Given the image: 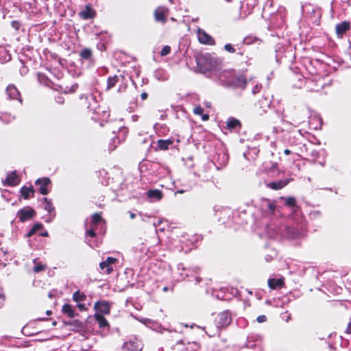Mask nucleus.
<instances>
[{
    "label": "nucleus",
    "mask_w": 351,
    "mask_h": 351,
    "mask_svg": "<svg viewBox=\"0 0 351 351\" xmlns=\"http://www.w3.org/2000/svg\"><path fill=\"white\" fill-rule=\"evenodd\" d=\"M195 60L197 66L201 73L217 69L221 63L220 60L210 53L197 56Z\"/></svg>",
    "instance_id": "1"
},
{
    "label": "nucleus",
    "mask_w": 351,
    "mask_h": 351,
    "mask_svg": "<svg viewBox=\"0 0 351 351\" xmlns=\"http://www.w3.org/2000/svg\"><path fill=\"white\" fill-rule=\"evenodd\" d=\"M83 97H84L86 101V105L87 108L92 110L94 114L100 115L102 112L103 115L101 119L109 117L108 112L104 110H101V107L97 105V101L95 99V97L92 93H86L85 95L81 96L80 99H82Z\"/></svg>",
    "instance_id": "2"
},
{
    "label": "nucleus",
    "mask_w": 351,
    "mask_h": 351,
    "mask_svg": "<svg viewBox=\"0 0 351 351\" xmlns=\"http://www.w3.org/2000/svg\"><path fill=\"white\" fill-rule=\"evenodd\" d=\"M302 12L304 16L308 17L315 23H317L319 21L322 15L320 10L311 4H305L302 5Z\"/></svg>",
    "instance_id": "3"
},
{
    "label": "nucleus",
    "mask_w": 351,
    "mask_h": 351,
    "mask_svg": "<svg viewBox=\"0 0 351 351\" xmlns=\"http://www.w3.org/2000/svg\"><path fill=\"white\" fill-rule=\"evenodd\" d=\"M99 226L101 228V233L104 234V230H103V227L104 226V221L101 217L99 214L96 213L92 217L90 229L86 231V235L90 237H94L95 236V230Z\"/></svg>",
    "instance_id": "4"
},
{
    "label": "nucleus",
    "mask_w": 351,
    "mask_h": 351,
    "mask_svg": "<svg viewBox=\"0 0 351 351\" xmlns=\"http://www.w3.org/2000/svg\"><path fill=\"white\" fill-rule=\"evenodd\" d=\"M232 321V315L229 311H224L217 316L215 319L217 328H222L228 326Z\"/></svg>",
    "instance_id": "5"
},
{
    "label": "nucleus",
    "mask_w": 351,
    "mask_h": 351,
    "mask_svg": "<svg viewBox=\"0 0 351 351\" xmlns=\"http://www.w3.org/2000/svg\"><path fill=\"white\" fill-rule=\"evenodd\" d=\"M143 345L136 337H132L125 341L123 345V348L128 351H141Z\"/></svg>",
    "instance_id": "6"
},
{
    "label": "nucleus",
    "mask_w": 351,
    "mask_h": 351,
    "mask_svg": "<svg viewBox=\"0 0 351 351\" xmlns=\"http://www.w3.org/2000/svg\"><path fill=\"white\" fill-rule=\"evenodd\" d=\"M251 80L247 78L243 74L235 76L231 82V85L238 87H243L247 86H253L254 88H258V85L250 84Z\"/></svg>",
    "instance_id": "7"
},
{
    "label": "nucleus",
    "mask_w": 351,
    "mask_h": 351,
    "mask_svg": "<svg viewBox=\"0 0 351 351\" xmlns=\"http://www.w3.org/2000/svg\"><path fill=\"white\" fill-rule=\"evenodd\" d=\"M35 215V210L28 206L21 209L17 213L19 220L21 222L31 219Z\"/></svg>",
    "instance_id": "8"
},
{
    "label": "nucleus",
    "mask_w": 351,
    "mask_h": 351,
    "mask_svg": "<svg viewBox=\"0 0 351 351\" xmlns=\"http://www.w3.org/2000/svg\"><path fill=\"white\" fill-rule=\"evenodd\" d=\"M117 262V259L112 257H108L105 261L99 264V267L102 271H104L107 274L112 272L114 268L113 265Z\"/></svg>",
    "instance_id": "9"
},
{
    "label": "nucleus",
    "mask_w": 351,
    "mask_h": 351,
    "mask_svg": "<svg viewBox=\"0 0 351 351\" xmlns=\"http://www.w3.org/2000/svg\"><path fill=\"white\" fill-rule=\"evenodd\" d=\"M198 40L204 45H215L214 38L208 35L204 30L198 28L197 30Z\"/></svg>",
    "instance_id": "10"
},
{
    "label": "nucleus",
    "mask_w": 351,
    "mask_h": 351,
    "mask_svg": "<svg viewBox=\"0 0 351 351\" xmlns=\"http://www.w3.org/2000/svg\"><path fill=\"white\" fill-rule=\"evenodd\" d=\"M256 0H244L241 3V10L245 15L252 12L256 5Z\"/></svg>",
    "instance_id": "11"
},
{
    "label": "nucleus",
    "mask_w": 351,
    "mask_h": 351,
    "mask_svg": "<svg viewBox=\"0 0 351 351\" xmlns=\"http://www.w3.org/2000/svg\"><path fill=\"white\" fill-rule=\"evenodd\" d=\"M51 180L48 178H39L36 181V184L39 185V192L42 195H47L49 193L47 186L50 184Z\"/></svg>",
    "instance_id": "12"
},
{
    "label": "nucleus",
    "mask_w": 351,
    "mask_h": 351,
    "mask_svg": "<svg viewBox=\"0 0 351 351\" xmlns=\"http://www.w3.org/2000/svg\"><path fill=\"white\" fill-rule=\"evenodd\" d=\"M123 80L124 77L122 75H115L112 77H109L108 79V88H111L115 86L122 88L121 83Z\"/></svg>",
    "instance_id": "13"
},
{
    "label": "nucleus",
    "mask_w": 351,
    "mask_h": 351,
    "mask_svg": "<svg viewBox=\"0 0 351 351\" xmlns=\"http://www.w3.org/2000/svg\"><path fill=\"white\" fill-rule=\"evenodd\" d=\"M350 27V23L348 21H343L336 25L335 29L337 36L341 38L343 35L348 30Z\"/></svg>",
    "instance_id": "14"
},
{
    "label": "nucleus",
    "mask_w": 351,
    "mask_h": 351,
    "mask_svg": "<svg viewBox=\"0 0 351 351\" xmlns=\"http://www.w3.org/2000/svg\"><path fill=\"white\" fill-rule=\"evenodd\" d=\"M95 308L103 314H109L110 311V304L107 302H97L94 306Z\"/></svg>",
    "instance_id": "15"
},
{
    "label": "nucleus",
    "mask_w": 351,
    "mask_h": 351,
    "mask_svg": "<svg viewBox=\"0 0 351 351\" xmlns=\"http://www.w3.org/2000/svg\"><path fill=\"white\" fill-rule=\"evenodd\" d=\"M20 182V179L16 175L15 171H12L7 176L5 180L3 182V184H8L10 186H16Z\"/></svg>",
    "instance_id": "16"
},
{
    "label": "nucleus",
    "mask_w": 351,
    "mask_h": 351,
    "mask_svg": "<svg viewBox=\"0 0 351 351\" xmlns=\"http://www.w3.org/2000/svg\"><path fill=\"white\" fill-rule=\"evenodd\" d=\"M167 9L164 7H159L154 12L155 19L157 21L165 23L166 21V14Z\"/></svg>",
    "instance_id": "17"
},
{
    "label": "nucleus",
    "mask_w": 351,
    "mask_h": 351,
    "mask_svg": "<svg viewBox=\"0 0 351 351\" xmlns=\"http://www.w3.org/2000/svg\"><path fill=\"white\" fill-rule=\"evenodd\" d=\"M289 182V179H285L277 182H271L267 184V186L274 190H279L282 189Z\"/></svg>",
    "instance_id": "18"
},
{
    "label": "nucleus",
    "mask_w": 351,
    "mask_h": 351,
    "mask_svg": "<svg viewBox=\"0 0 351 351\" xmlns=\"http://www.w3.org/2000/svg\"><path fill=\"white\" fill-rule=\"evenodd\" d=\"M261 206L264 210L268 212L270 214L274 213L276 210L275 202L269 199H265L263 202Z\"/></svg>",
    "instance_id": "19"
},
{
    "label": "nucleus",
    "mask_w": 351,
    "mask_h": 351,
    "mask_svg": "<svg viewBox=\"0 0 351 351\" xmlns=\"http://www.w3.org/2000/svg\"><path fill=\"white\" fill-rule=\"evenodd\" d=\"M21 193L24 199H28L30 196H33L34 194V189L32 186H23L21 189Z\"/></svg>",
    "instance_id": "20"
},
{
    "label": "nucleus",
    "mask_w": 351,
    "mask_h": 351,
    "mask_svg": "<svg viewBox=\"0 0 351 351\" xmlns=\"http://www.w3.org/2000/svg\"><path fill=\"white\" fill-rule=\"evenodd\" d=\"M62 311L63 313L67 315V316L71 318L74 317L76 315L73 306L69 304H64Z\"/></svg>",
    "instance_id": "21"
},
{
    "label": "nucleus",
    "mask_w": 351,
    "mask_h": 351,
    "mask_svg": "<svg viewBox=\"0 0 351 351\" xmlns=\"http://www.w3.org/2000/svg\"><path fill=\"white\" fill-rule=\"evenodd\" d=\"M80 15L84 19H89L94 16L95 12L90 6L87 5L85 10L80 12Z\"/></svg>",
    "instance_id": "22"
},
{
    "label": "nucleus",
    "mask_w": 351,
    "mask_h": 351,
    "mask_svg": "<svg viewBox=\"0 0 351 351\" xmlns=\"http://www.w3.org/2000/svg\"><path fill=\"white\" fill-rule=\"evenodd\" d=\"M173 144V141L171 139L162 140L160 139L157 142L158 147L161 150H166L170 145Z\"/></svg>",
    "instance_id": "23"
},
{
    "label": "nucleus",
    "mask_w": 351,
    "mask_h": 351,
    "mask_svg": "<svg viewBox=\"0 0 351 351\" xmlns=\"http://www.w3.org/2000/svg\"><path fill=\"white\" fill-rule=\"evenodd\" d=\"M147 196L149 198H153L160 200L162 197V193L160 190H149L147 192Z\"/></svg>",
    "instance_id": "24"
},
{
    "label": "nucleus",
    "mask_w": 351,
    "mask_h": 351,
    "mask_svg": "<svg viewBox=\"0 0 351 351\" xmlns=\"http://www.w3.org/2000/svg\"><path fill=\"white\" fill-rule=\"evenodd\" d=\"M128 130L126 128L123 127L119 128V136L116 137V138H113V141H117L119 143L121 141H124L128 134Z\"/></svg>",
    "instance_id": "25"
},
{
    "label": "nucleus",
    "mask_w": 351,
    "mask_h": 351,
    "mask_svg": "<svg viewBox=\"0 0 351 351\" xmlns=\"http://www.w3.org/2000/svg\"><path fill=\"white\" fill-rule=\"evenodd\" d=\"M6 93L9 98L13 99H19L20 103H21V99L20 97V93L19 89H6Z\"/></svg>",
    "instance_id": "26"
},
{
    "label": "nucleus",
    "mask_w": 351,
    "mask_h": 351,
    "mask_svg": "<svg viewBox=\"0 0 351 351\" xmlns=\"http://www.w3.org/2000/svg\"><path fill=\"white\" fill-rule=\"evenodd\" d=\"M283 280L282 279H274L270 278L268 280V286L271 289H275L277 287H281L282 285Z\"/></svg>",
    "instance_id": "27"
},
{
    "label": "nucleus",
    "mask_w": 351,
    "mask_h": 351,
    "mask_svg": "<svg viewBox=\"0 0 351 351\" xmlns=\"http://www.w3.org/2000/svg\"><path fill=\"white\" fill-rule=\"evenodd\" d=\"M95 317L100 328H104L108 326V322L102 315L96 313L95 315Z\"/></svg>",
    "instance_id": "28"
},
{
    "label": "nucleus",
    "mask_w": 351,
    "mask_h": 351,
    "mask_svg": "<svg viewBox=\"0 0 351 351\" xmlns=\"http://www.w3.org/2000/svg\"><path fill=\"white\" fill-rule=\"evenodd\" d=\"M43 207L45 210L48 211L49 213H51L54 211V207L51 200L48 199L47 197H44L43 199Z\"/></svg>",
    "instance_id": "29"
},
{
    "label": "nucleus",
    "mask_w": 351,
    "mask_h": 351,
    "mask_svg": "<svg viewBox=\"0 0 351 351\" xmlns=\"http://www.w3.org/2000/svg\"><path fill=\"white\" fill-rule=\"evenodd\" d=\"M86 299V295L80 291H75L73 295V300L77 303L84 301Z\"/></svg>",
    "instance_id": "30"
},
{
    "label": "nucleus",
    "mask_w": 351,
    "mask_h": 351,
    "mask_svg": "<svg viewBox=\"0 0 351 351\" xmlns=\"http://www.w3.org/2000/svg\"><path fill=\"white\" fill-rule=\"evenodd\" d=\"M193 112L197 115L202 116V119L203 121H208L209 119V116L207 114H203L204 109L200 106H196L193 109Z\"/></svg>",
    "instance_id": "31"
},
{
    "label": "nucleus",
    "mask_w": 351,
    "mask_h": 351,
    "mask_svg": "<svg viewBox=\"0 0 351 351\" xmlns=\"http://www.w3.org/2000/svg\"><path fill=\"white\" fill-rule=\"evenodd\" d=\"M240 126V122L236 119H229L227 122V127L228 129H234L237 127Z\"/></svg>",
    "instance_id": "32"
},
{
    "label": "nucleus",
    "mask_w": 351,
    "mask_h": 351,
    "mask_svg": "<svg viewBox=\"0 0 351 351\" xmlns=\"http://www.w3.org/2000/svg\"><path fill=\"white\" fill-rule=\"evenodd\" d=\"M281 199L285 201V205L289 207H295L296 206V201L295 199L293 197H281Z\"/></svg>",
    "instance_id": "33"
},
{
    "label": "nucleus",
    "mask_w": 351,
    "mask_h": 351,
    "mask_svg": "<svg viewBox=\"0 0 351 351\" xmlns=\"http://www.w3.org/2000/svg\"><path fill=\"white\" fill-rule=\"evenodd\" d=\"M34 263L35 264L34 267V271L36 272V273H38L40 271H44L46 268V265L41 263H36V260L34 259Z\"/></svg>",
    "instance_id": "34"
},
{
    "label": "nucleus",
    "mask_w": 351,
    "mask_h": 351,
    "mask_svg": "<svg viewBox=\"0 0 351 351\" xmlns=\"http://www.w3.org/2000/svg\"><path fill=\"white\" fill-rule=\"evenodd\" d=\"M92 52L88 49H83L80 53V56L84 59H89L91 57Z\"/></svg>",
    "instance_id": "35"
},
{
    "label": "nucleus",
    "mask_w": 351,
    "mask_h": 351,
    "mask_svg": "<svg viewBox=\"0 0 351 351\" xmlns=\"http://www.w3.org/2000/svg\"><path fill=\"white\" fill-rule=\"evenodd\" d=\"M3 54V56H5L3 61L7 62L9 61L11 59L10 55L8 53V51L4 48H0V55Z\"/></svg>",
    "instance_id": "36"
},
{
    "label": "nucleus",
    "mask_w": 351,
    "mask_h": 351,
    "mask_svg": "<svg viewBox=\"0 0 351 351\" xmlns=\"http://www.w3.org/2000/svg\"><path fill=\"white\" fill-rule=\"evenodd\" d=\"M171 52V47L168 45H165L162 47L161 51H160V56H165L170 53Z\"/></svg>",
    "instance_id": "37"
},
{
    "label": "nucleus",
    "mask_w": 351,
    "mask_h": 351,
    "mask_svg": "<svg viewBox=\"0 0 351 351\" xmlns=\"http://www.w3.org/2000/svg\"><path fill=\"white\" fill-rule=\"evenodd\" d=\"M224 49L230 53H234L235 51L234 48L232 46L231 44H226Z\"/></svg>",
    "instance_id": "38"
},
{
    "label": "nucleus",
    "mask_w": 351,
    "mask_h": 351,
    "mask_svg": "<svg viewBox=\"0 0 351 351\" xmlns=\"http://www.w3.org/2000/svg\"><path fill=\"white\" fill-rule=\"evenodd\" d=\"M256 320H257V322H258V323H263V322H266V321H267V317H266V316H265V315H259V316L257 317Z\"/></svg>",
    "instance_id": "39"
},
{
    "label": "nucleus",
    "mask_w": 351,
    "mask_h": 351,
    "mask_svg": "<svg viewBox=\"0 0 351 351\" xmlns=\"http://www.w3.org/2000/svg\"><path fill=\"white\" fill-rule=\"evenodd\" d=\"M42 224L40 223H36L35 224L33 228H32V232H36L38 231V230L41 229L42 228Z\"/></svg>",
    "instance_id": "40"
},
{
    "label": "nucleus",
    "mask_w": 351,
    "mask_h": 351,
    "mask_svg": "<svg viewBox=\"0 0 351 351\" xmlns=\"http://www.w3.org/2000/svg\"><path fill=\"white\" fill-rule=\"evenodd\" d=\"M77 308H78L81 311H86V307L85 304H82V303H80V302L77 303Z\"/></svg>",
    "instance_id": "41"
},
{
    "label": "nucleus",
    "mask_w": 351,
    "mask_h": 351,
    "mask_svg": "<svg viewBox=\"0 0 351 351\" xmlns=\"http://www.w3.org/2000/svg\"><path fill=\"white\" fill-rule=\"evenodd\" d=\"M12 26L15 29H18L19 27V23L17 21H12Z\"/></svg>",
    "instance_id": "42"
},
{
    "label": "nucleus",
    "mask_w": 351,
    "mask_h": 351,
    "mask_svg": "<svg viewBox=\"0 0 351 351\" xmlns=\"http://www.w3.org/2000/svg\"><path fill=\"white\" fill-rule=\"evenodd\" d=\"M138 320H139L141 322H142L143 324L149 323L151 322L150 319H149L147 318L138 319Z\"/></svg>",
    "instance_id": "43"
},
{
    "label": "nucleus",
    "mask_w": 351,
    "mask_h": 351,
    "mask_svg": "<svg viewBox=\"0 0 351 351\" xmlns=\"http://www.w3.org/2000/svg\"><path fill=\"white\" fill-rule=\"evenodd\" d=\"M285 315L286 316V317L285 316H283V319H285V321L287 322H288L290 320V319H291V315H288L287 313H285Z\"/></svg>",
    "instance_id": "44"
},
{
    "label": "nucleus",
    "mask_w": 351,
    "mask_h": 351,
    "mask_svg": "<svg viewBox=\"0 0 351 351\" xmlns=\"http://www.w3.org/2000/svg\"><path fill=\"white\" fill-rule=\"evenodd\" d=\"M272 3H273V0H267L266 3H265V8L269 6V7H271L272 6Z\"/></svg>",
    "instance_id": "45"
},
{
    "label": "nucleus",
    "mask_w": 351,
    "mask_h": 351,
    "mask_svg": "<svg viewBox=\"0 0 351 351\" xmlns=\"http://www.w3.org/2000/svg\"><path fill=\"white\" fill-rule=\"evenodd\" d=\"M55 216H56V213L51 214V215H50L49 218H48V219L46 220V221H47V222H51V220L55 217Z\"/></svg>",
    "instance_id": "46"
},
{
    "label": "nucleus",
    "mask_w": 351,
    "mask_h": 351,
    "mask_svg": "<svg viewBox=\"0 0 351 351\" xmlns=\"http://www.w3.org/2000/svg\"><path fill=\"white\" fill-rule=\"evenodd\" d=\"M63 101H64V99L62 97H58L56 99V102L58 103V104H62Z\"/></svg>",
    "instance_id": "47"
},
{
    "label": "nucleus",
    "mask_w": 351,
    "mask_h": 351,
    "mask_svg": "<svg viewBox=\"0 0 351 351\" xmlns=\"http://www.w3.org/2000/svg\"><path fill=\"white\" fill-rule=\"evenodd\" d=\"M346 332L351 333V323H349L346 329Z\"/></svg>",
    "instance_id": "48"
},
{
    "label": "nucleus",
    "mask_w": 351,
    "mask_h": 351,
    "mask_svg": "<svg viewBox=\"0 0 351 351\" xmlns=\"http://www.w3.org/2000/svg\"><path fill=\"white\" fill-rule=\"evenodd\" d=\"M141 99H142L143 100H144V99H147V94L146 93H145V92H144V93H143L141 95Z\"/></svg>",
    "instance_id": "49"
},
{
    "label": "nucleus",
    "mask_w": 351,
    "mask_h": 351,
    "mask_svg": "<svg viewBox=\"0 0 351 351\" xmlns=\"http://www.w3.org/2000/svg\"><path fill=\"white\" fill-rule=\"evenodd\" d=\"M73 93H74V89H73V88H71V89H69L68 90L64 91V94Z\"/></svg>",
    "instance_id": "50"
},
{
    "label": "nucleus",
    "mask_w": 351,
    "mask_h": 351,
    "mask_svg": "<svg viewBox=\"0 0 351 351\" xmlns=\"http://www.w3.org/2000/svg\"><path fill=\"white\" fill-rule=\"evenodd\" d=\"M3 300H4L3 296L0 293V306L3 304Z\"/></svg>",
    "instance_id": "51"
},
{
    "label": "nucleus",
    "mask_w": 351,
    "mask_h": 351,
    "mask_svg": "<svg viewBox=\"0 0 351 351\" xmlns=\"http://www.w3.org/2000/svg\"><path fill=\"white\" fill-rule=\"evenodd\" d=\"M130 217L131 219H134L136 217V215L134 213L130 212Z\"/></svg>",
    "instance_id": "52"
},
{
    "label": "nucleus",
    "mask_w": 351,
    "mask_h": 351,
    "mask_svg": "<svg viewBox=\"0 0 351 351\" xmlns=\"http://www.w3.org/2000/svg\"><path fill=\"white\" fill-rule=\"evenodd\" d=\"M284 153H285L286 155H289V154H290L291 151H290L289 149H285Z\"/></svg>",
    "instance_id": "53"
},
{
    "label": "nucleus",
    "mask_w": 351,
    "mask_h": 351,
    "mask_svg": "<svg viewBox=\"0 0 351 351\" xmlns=\"http://www.w3.org/2000/svg\"><path fill=\"white\" fill-rule=\"evenodd\" d=\"M36 232H32V229L29 232L28 237H31Z\"/></svg>",
    "instance_id": "54"
},
{
    "label": "nucleus",
    "mask_w": 351,
    "mask_h": 351,
    "mask_svg": "<svg viewBox=\"0 0 351 351\" xmlns=\"http://www.w3.org/2000/svg\"><path fill=\"white\" fill-rule=\"evenodd\" d=\"M205 105H206V107H208V108H210V107L211 106V104H210V102H206V103H205Z\"/></svg>",
    "instance_id": "55"
},
{
    "label": "nucleus",
    "mask_w": 351,
    "mask_h": 351,
    "mask_svg": "<svg viewBox=\"0 0 351 351\" xmlns=\"http://www.w3.org/2000/svg\"><path fill=\"white\" fill-rule=\"evenodd\" d=\"M160 223H161V221L160 220H158L157 223L156 222L154 223V226H158Z\"/></svg>",
    "instance_id": "56"
},
{
    "label": "nucleus",
    "mask_w": 351,
    "mask_h": 351,
    "mask_svg": "<svg viewBox=\"0 0 351 351\" xmlns=\"http://www.w3.org/2000/svg\"><path fill=\"white\" fill-rule=\"evenodd\" d=\"M184 192V190H179V191H177L176 192V194H177V193H183Z\"/></svg>",
    "instance_id": "57"
},
{
    "label": "nucleus",
    "mask_w": 351,
    "mask_h": 351,
    "mask_svg": "<svg viewBox=\"0 0 351 351\" xmlns=\"http://www.w3.org/2000/svg\"><path fill=\"white\" fill-rule=\"evenodd\" d=\"M137 117H137L136 115H133V116H132V119H133V121H136Z\"/></svg>",
    "instance_id": "58"
},
{
    "label": "nucleus",
    "mask_w": 351,
    "mask_h": 351,
    "mask_svg": "<svg viewBox=\"0 0 351 351\" xmlns=\"http://www.w3.org/2000/svg\"><path fill=\"white\" fill-rule=\"evenodd\" d=\"M8 88H16L13 84H10L7 86Z\"/></svg>",
    "instance_id": "59"
},
{
    "label": "nucleus",
    "mask_w": 351,
    "mask_h": 351,
    "mask_svg": "<svg viewBox=\"0 0 351 351\" xmlns=\"http://www.w3.org/2000/svg\"><path fill=\"white\" fill-rule=\"evenodd\" d=\"M48 297L51 298L53 297V294L51 293H49Z\"/></svg>",
    "instance_id": "60"
},
{
    "label": "nucleus",
    "mask_w": 351,
    "mask_h": 351,
    "mask_svg": "<svg viewBox=\"0 0 351 351\" xmlns=\"http://www.w3.org/2000/svg\"><path fill=\"white\" fill-rule=\"evenodd\" d=\"M42 236L47 237V236H48V233L46 232L42 234Z\"/></svg>",
    "instance_id": "61"
},
{
    "label": "nucleus",
    "mask_w": 351,
    "mask_h": 351,
    "mask_svg": "<svg viewBox=\"0 0 351 351\" xmlns=\"http://www.w3.org/2000/svg\"><path fill=\"white\" fill-rule=\"evenodd\" d=\"M200 280H201V279H200L199 277H197V278H196V281H197V282H200Z\"/></svg>",
    "instance_id": "62"
},
{
    "label": "nucleus",
    "mask_w": 351,
    "mask_h": 351,
    "mask_svg": "<svg viewBox=\"0 0 351 351\" xmlns=\"http://www.w3.org/2000/svg\"><path fill=\"white\" fill-rule=\"evenodd\" d=\"M168 290V288L167 287H164L163 288V291H167Z\"/></svg>",
    "instance_id": "63"
},
{
    "label": "nucleus",
    "mask_w": 351,
    "mask_h": 351,
    "mask_svg": "<svg viewBox=\"0 0 351 351\" xmlns=\"http://www.w3.org/2000/svg\"><path fill=\"white\" fill-rule=\"evenodd\" d=\"M178 343H178H183V341H182V340H180V341H178V343Z\"/></svg>",
    "instance_id": "64"
}]
</instances>
